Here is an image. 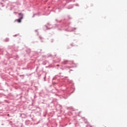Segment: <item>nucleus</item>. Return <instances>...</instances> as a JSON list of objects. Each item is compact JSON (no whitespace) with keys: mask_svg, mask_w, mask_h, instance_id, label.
I'll return each instance as SVG.
<instances>
[{"mask_svg":"<svg viewBox=\"0 0 127 127\" xmlns=\"http://www.w3.org/2000/svg\"><path fill=\"white\" fill-rule=\"evenodd\" d=\"M22 18H23V16H22L20 18L15 20V21H17V22L20 23L21 22V19H22Z\"/></svg>","mask_w":127,"mask_h":127,"instance_id":"nucleus-1","label":"nucleus"},{"mask_svg":"<svg viewBox=\"0 0 127 127\" xmlns=\"http://www.w3.org/2000/svg\"><path fill=\"white\" fill-rule=\"evenodd\" d=\"M57 66H59V65L58 64Z\"/></svg>","mask_w":127,"mask_h":127,"instance_id":"nucleus-3","label":"nucleus"},{"mask_svg":"<svg viewBox=\"0 0 127 127\" xmlns=\"http://www.w3.org/2000/svg\"><path fill=\"white\" fill-rule=\"evenodd\" d=\"M19 15H21V16H23L22 15V14L21 13H19Z\"/></svg>","mask_w":127,"mask_h":127,"instance_id":"nucleus-2","label":"nucleus"}]
</instances>
